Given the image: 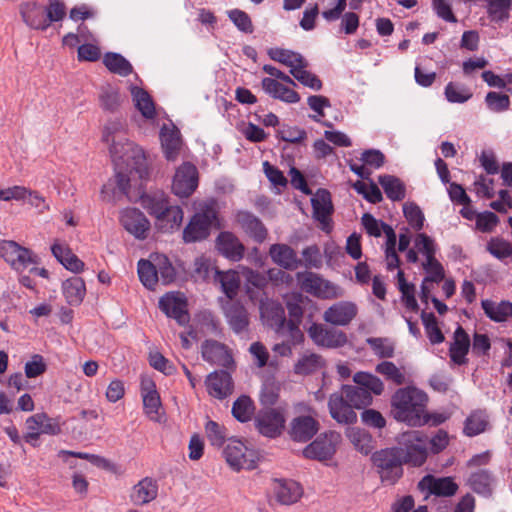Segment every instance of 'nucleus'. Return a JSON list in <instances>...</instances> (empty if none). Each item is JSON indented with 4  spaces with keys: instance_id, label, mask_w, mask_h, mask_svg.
Listing matches in <instances>:
<instances>
[{
    "instance_id": "nucleus-14",
    "label": "nucleus",
    "mask_w": 512,
    "mask_h": 512,
    "mask_svg": "<svg viewBox=\"0 0 512 512\" xmlns=\"http://www.w3.org/2000/svg\"><path fill=\"white\" fill-rule=\"evenodd\" d=\"M120 223L136 239L144 240L147 238L150 222L138 208L125 209L120 215Z\"/></svg>"
},
{
    "instance_id": "nucleus-10",
    "label": "nucleus",
    "mask_w": 512,
    "mask_h": 512,
    "mask_svg": "<svg viewBox=\"0 0 512 512\" xmlns=\"http://www.w3.org/2000/svg\"><path fill=\"white\" fill-rule=\"evenodd\" d=\"M199 184L197 167L189 161L183 162L175 172L172 180V192L180 198L190 197Z\"/></svg>"
},
{
    "instance_id": "nucleus-47",
    "label": "nucleus",
    "mask_w": 512,
    "mask_h": 512,
    "mask_svg": "<svg viewBox=\"0 0 512 512\" xmlns=\"http://www.w3.org/2000/svg\"><path fill=\"white\" fill-rule=\"evenodd\" d=\"M276 138L280 141L300 144L307 139V132L305 129L298 126H290L288 124H282L281 128L276 130Z\"/></svg>"
},
{
    "instance_id": "nucleus-25",
    "label": "nucleus",
    "mask_w": 512,
    "mask_h": 512,
    "mask_svg": "<svg viewBox=\"0 0 512 512\" xmlns=\"http://www.w3.org/2000/svg\"><path fill=\"white\" fill-rule=\"evenodd\" d=\"M300 324L301 322H270V327L274 329L278 339L295 347L305 339Z\"/></svg>"
},
{
    "instance_id": "nucleus-9",
    "label": "nucleus",
    "mask_w": 512,
    "mask_h": 512,
    "mask_svg": "<svg viewBox=\"0 0 512 512\" xmlns=\"http://www.w3.org/2000/svg\"><path fill=\"white\" fill-rule=\"evenodd\" d=\"M223 456L235 471L253 470L257 467L258 457L255 451L248 449L240 440H230L223 450Z\"/></svg>"
},
{
    "instance_id": "nucleus-28",
    "label": "nucleus",
    "mask_w": 512,
    "mask_h": 512,
    "mask_svg": "<svg viewBox=\"0 0 512 512\" xmlns=\"http://www.w3.org/2000/svg\"><path fill=\"white\" fill-rule=\"evenodd\" d=\"M141 394L143 398L144 412L151 420L158 421L161 399L156 390L155 383L151 380L142 381Z\"/></svg>"
},
{
    "instance_id": "nucleus-3",
    "label": "nucleus",
    "mask_w": 512,
    "mask_h": 512,
    "mask_svg": "<svg viewBox=\"0 0 512 512\" xmlns=\"http://www.w3.org/2000/svg\"><path fill=\"white\" fill-rule=\"evenodd\" d=\"M393 446L400 452V457L406 465L422 466L428 457V436L422 431L410 430L399 434Z\"/></svg>"
},
{
    "instance_id": "nucleus-24",
    "label": "nucleus",
    "mask_w": 512,
    "mask_h": 512,
    "mask_svg": "<svg viewBox=\"0 0 512 512\" xmlns=\"http://www.w3.org/2000/svg\"><path fill=\"white\" fill-rule=\"evenodd\" d=\"M236 220L255 242L260 244L266 240L268 230L263 222L252 212L239 211L236 215Z\"/></svg>"
},
{
    "instance_id": "nucleus-21",
    "label": "nucleus",
    "mask_w": 512,
    "mask_h": 512,
    "mask_svg": "<svg viewBox=\"0 0 512 512\" xmlns=\"http://www.w3.org/2000/svg\"><path fill=\"white\" fill-rule=\"evenodd\" d=\"M471 348V339L462 326H458L453 335L448 352L450 360L459 366L468 363L467 354Z\"/></svg>"
},
{
    "instance_id": "nucleus-52",
    "label": "nucleus",
    "mask_w": 512,
    "mask_h": 512,
    "mask_svg": "<svg viewBox=\"0 0 512 512\" xmlns=\"http://www.w3.org/2000/svg\"><path fill=\"white\" fill-rule=\"evenodd\" d=\"M512 0H489L487 13L491 21L503 22L509 18Z\"/></svg>"
},
{
    "instance_id": "nucleus-18",
    "label": "nucleus",
    "mask_w": 512,
    "mask_h": 512,
    "mask_svg": "<svg viewBox=\"0 0 512 512\" xmlns=\"http://www.w3.org/2000/svg\"><path fill=\"white\" fill-rule=\"evenodd\" d=\"M418 488L427 490L429 494L437 497H451L456 494L458 484L452 477L437 478L433 475H425L418 483Z\"/></svg>"
},
{
    "instance_id": "nucleus-63",
    "label": "nucleus",
    "mask_w": 512,
    "mask_h": 512,
    "mask_svg": "<svg viewBox=\"0 0 512 512\" xmlns=\"http://www.w3.org/2000/svg\"><path fill=\"white\" fill-rule=\"evenodd\" d=\"M485 103L493 112H503L510 107V98L507 94L490 91L486 94Z\"/></svg>"
},
{
    "instance_id": "nucleus-11",
    "label": "nucleus",
    "mask_w": 512,
    "mask_h": 512,
    "mask_svg": "<svg viewBox=\"0 0 512 512\" xmlns=\"http://www.w3.org/2000/svg\"><path fill=\"white\" fill-rule=\"evenodd\" d=\"M311 205L313 218L320 223L321 230L327 234L331 233L333 230L331 216L334 213V206L330 191L325 188H318L315 196L311 198Z\"/></svg>"
},
{
    "instance_id": "nucleus-27",
    "label": "nucleus",
    "mask_w": 512,
    "mask_h": 512,
    "mask_svg": "<svg viewBox=\"0 0 512 512\" xmlns=\"http://www.w3.org/2000/svg\"><path fill=\"white\" fill-rule=\"evenodd\" d=\"M52 255L65 269L77 274L84 270L85 263L72 252L68 245L54 242L51 246Z\"/></svg>"
},
{
    "instance_id": "nucleus-13",
    "label": "nucleus",
    "mask_w": 512,
    "mask_h": 512,
    "mask_svg": "<svg viewBox=\"0 0 512 512\" xmlns=\"http://www.w3.org/2000/svg\"><path fill=\"white\" fill-rule=\"evenodd\" d=\"M160 310L168 317L174 320H190L188 310V299L183 292L171 291L165 293L159 299Z\"/></svg>"
},
{
    "instance_id": "nucleus-32",
    "label": "nucleus",
    "mask_w": 512,
    "mask_h": 512,
    "mask_svg": "<svg viewBox=\"0 0 512 512\" xmlns=\"http://www.w3.org/2000/svg\"><path fill=\"white\" fill-rule=\"evenodd\" d=\"M63 295L71 306H78L82 303L86 294L85 281L78 276H73L62 283Z\"/></svg>"
},
{
    "instance_id": "nucleus-33",
    "label": "nucleus",
    "mask_w": 512,
    "mask_h": 512,
    "mask_svg": "<svg viewBox=\"0 0 512 512\" xmlns=\"http://www.w3.org/2000/svg\"><path fill=\"white\" fill-rule=\"evenodd\" d=\"M161 146L163 149V153L165 158L168 161H174L179 155V150L181 146V136L179 130L174 127L171 130H168L164 125L161 128Z\"/></svg>"
},
{
    "instance_id": "nucleus-49",
    "label": "nucleus",
    "mask_w": 512,
    "mask_h": 512,
    "mask_svg": "<svg viewBox=\"0 0 512 512\" xmlns=\"http://www.w3.org/2000/svg\"><path fill=\"white\" fill-rule=\"evenodd\" d=\"M31 419L40 422L42 434L52 436L59 435L62 432V425L65 424V422H61V416L49 417L44 412L32 415Z\"/></svg>"
},
{
    "instance_id": "nucleus-34",
    "label": "nucleus",
    "mask_w": 512,
    "mask_h": 512,
    "mask_svg": "<svg viewBox=\"0 0 512 512\" xmlns=\"http://www.w3.org/2000/svg\"><path fill=\"white\" fill-rule=\"evenodd\" d=\"M297 279L301 281L302 288L322 299H332L333 294L327 290H322L323 278L313 272H299L297 273Z\"/></svg>"
},
{
    "instance_id": "nucleus-1",
    "label": "nucleus",
    "mask_w": 512,
    "mask_h": 512,
    "mask_svg": "<svg viewBox=\"0 0 512 512\" xmlns=\"http://www.w3.org/2000/svg\"><path fill=\"white\" fill-rule=\"evenodd\" d=\"M428 400L427 393L415 386L399 388L391 397L390 413L397 422L410 427H422Z\"/></svg>"
},
{
    "instance_id": "nucleus-31",
    "label": "nucleus",
    "mask_w": 512,
    "mask_h": 512,
    "mask_svg": "<svg viewBox=\"0 0 512 512\" xmlns=\"http://www.w3.org/2000/svg\"><path fill=\"white\" fill-rule=\"evenodd\" d=\"M139 201L151 216L163 223V216L168 212L167 206L169 204L163 193L151 195L143 190L139 195Z\"/></svg>"
},
{
    "instance_id": "nucleus-5",
    "label": "nucleus",
    "mask_w": 512,
    "mask_h": 512,
    "mask_svg": "<svg viewBox=\"0 0 512 512\" xmlns=\"http://www.w3.org/2000/svg\"><path fill=\"white\" fill-rule=\"evenodd\" d=\"M212 227L221 228L218 211L212 205L194 213L183 229L182 239L184 243L201 242L209 238Z\"/></svg>"
},
{
    "instance_id": "nucleus-43",
    "label": "nucleus",
    "mask_w": 512,
    "mask_h": 512,
    "mask_svg": "<svg viewBox=\"0 0 512 512\" xmlns=\"http://www.w3.org/2000/svg\"><path fill=\"white\" fill-rule=\"evenodd\" d=\"M288 149L287 146H283L282 148V157H287L289 164H290V170L289 175L291 177V185L293 188L301 191L305 195H311L312 190L309 187L307 180L304 176V174L294 166V156L292 154L286 153V150Z\"/></svg>"
},
{
    "instance_id": "nucleus-64",
    "label": "nucleus",
    "mask_w": 512,
    "mask_h": 512,
    "mask_svg": "<svg viewBox=\"0 0 512 512\" xmlns=\"http://www.w3.org/2000/svg\"><path fill=\"white\" fill-rule=\"evenodd\" d=\"M376 371L379 374L384 375L387 380H391L397 385H401L405 381L404 374L393 362L383 361L379 363L376 366Z\"/></svg>"
},
{
    "instance_id": "nucleus-8",
    "label": "nucleus",
    "mask_w": 512,
    "mask_h": 512,
    "mask_svg": "<svg viewBox=\"0 0 512 512\" xmlns=\"http://www.w3.org/2000/svg\"><path fill=\"white\" fill-rule=\"evenodd\" d=\"M0 256L17 271L25 270L29 264H38L40 260L31 249L13 240L0 242Z\"/></svg>"
},
{
    "instance_id": "nucleus-44",
    "label": "nucleus",
    "mask_w": 512,
    "mask_h": 512,
    "mask_svg": "<svg viewBox=\"0 0 512 512\" xmlns=\"http://www.w3.org/2000/svg\"><path fill=\"white\" fill-rule=\"evenodd\" d=\"M255 412L253 400L247 395L238 397L232 406V415L239 422L245 423L252 419Z\"/></svg>"
},
{
    "instance_id": "nucleus-17",
    "label": "nucleus",
    "mask_w": 512,
    "mask_h": 512,
    "mask_svg": "<svg viewBox=\"0 0 512 512\" xmlns=\"http://www.w3.org/2000/svg\"><path fill=\"white\" fill-rule=\"evenodd\" d=\"M215 247L226 259L238 262L245 255V246L239 238L230 231H222L215 240Z\"/></svg>"
},
{
    "instance_id": "nucleus-36",
    "label": "nucleus",
    "mask_w": 512,
    "mask_h": 512,
    "mask_svg": "<svg viewBox=\"0 0 512 512\" xmlns=\"http://www.w3.org/2000/svg\"><path fill=\"white\" fill-rule=\"evenodd\" d=\"M130 92L135 102V107L146 119H153L156 116L155 103L151 95L143 88L131 85Z\"/></svg>"
},
{
    "instance_id": "nucleus-30",
    "label": "nucleus",
    "mask_w": 512,
    "mask_h": 512,
    "mask_svg": "<svg viewBox=\"0 0 512 512\" xmlns=\"http://www.w3.org/2000/svg\"><path fill=\"white\" fill-rule=\"evenodd\" d=\"M219 322H193L189 325L187 333H180L181 344L184 349H190L192 346L189 337L194 341H199L209 333L218 334Z\"/></svg>"
},
{
    "instance_id": "nucleus-23",
    "label": "nucleus",
    "mask_w": 512,
    "mask_h": 512,
    "mask_svg": "<svg viewBox=\"0 0 512 512\" xmlns=\"http://www.w3.org/2000/svg\"><path fill=\"white\" fill-rule=\"evenodd\" d=\"M269 255L274 263L286 270H295L303 265V261L297 257L295 250L287 244H272Z\"/></svg>"
},
{
    "instance_id": "nucleus-22",
    "label": "nucleus",
    "mask_w": 512,
    "mask_h": 512,
    "mask_svg": "<svg viewBox=\"0 0 512 512\" xmlns=\"http://www.w3.org/2000/svg\"><path fill=\"white\" fill-rule=\"evenodd\" d=\"M23 22L31 29L45 31L48 29L45 10L36 1L23 2L19 6Z\"/></svg>"
},
{
    "instance_id": "nucleus-41",
    "label": "nucleus",
    "mask_w": 512,
    "mask_h": 512,
    "mask_svg": "<svg viewBox=\"0 0 512 512\" xmlns=\"http://www.w3.org/2000/svg\"><path fill=\"white\" fill-rule=\"evenodd\" d=\"M260 320H288L281 302L268 297L259 301Z\"/></svg>"
},
{
    "instance_id": "nucleus-12",
    "label": "nucleus",
    "mask_w": 512,
    "mask_h": 512,
    "mask_svg": "<svg viewBox=\"0 0 512 512\" xmlns=\"http://www.w3.org/2000/svg\"><path fill=\"white\" fill-rule=\"evenodd\" d=\"M308 332L314 343L320 346L329 348L341 347L347 342L346 334L336 326H327L313 322Z\"/></svg>"
},
{
    "instance_id": "nucleus-48",
    "label": "nucleus",
    "mask_w": 512,
    "mask_h": 512,
    "mask_svg": "<svg viewBox=\"0 0 512 512\" xmlns=\"http://www.w3.org/2000/svg\"><path fill=\"white\" fill-rule=\"evenodd\" d=\"M486 251L503 261L505 258L512 257V244L503 237H491L486 244Z\"/></svg>"
},
{
    "instance_id": "nucleus-60",
    "label": "nucleus",
    "mask_w": 512,
    "mask_h": 512,
    "mask_svg": "<svg viewBox=\"0 0 512 512\" xmlns=\"http://www.w3.org/2000/svg\"><path fill=\"white\" fill-rule=\"evenodd\" d=\"M500 218L492 211L480 212L475 222V229L482 233H491L499 224Z\"/></svg>"
},
{
    "instance_id": "nucleus-50",
    "label": "nucleus",
    "mask_w": 512,
    "mask_h": 512,
    "mask_svg": "<svg viewBox=\"0 0 512 512\" xmlns=\"http://www.w3.org/2000/svg\"><path fill=\"white\" fill-rule=\"evenodd\" d=\"M488 426V420L482 412H473L465 420L463 432L466 436L474 437L483 433Z\"/></svg>"
},
{
    "instance_id": "nucleus-29",
    "label": "nucleus",
    "mask_w": 512,
    "mask_h": 512,
    "mask_svg": "<svg viewBox=\"0 0 512 512\" xmlns=\"http://www.w3.org/2000/svg\"><path fill=\"white\" fill-rule=\"evenodd\" d=\"M98 101L104 112L115 113L119 110L123 98L117 86L106 83L99 88Z\"/></svg>"
},
{
    "instance_id": "nucleus-58",
    "label": "nucleus",
    "mask_w": 512,
    "mask_h": 512,
    "mask_svg": "<svg viewBox=\"0 0 512 512\" xmlns=\"http://www.w3.org/2000/svg\"><path fill=\"white\" fill-rule=\"evenodd\" d=\"M367 344L379 358H391L394 355V345L388 338L370 337Z\"/></svg>"
},
{
    "instance_id": "nucleus-20",
    "label": "nucleus",
    "mask_w": 512,
    "mask_h": 512,
    "mask_svg": "<svg viewBox=\"0 0 512 512\" xmlns=\"http://www.w3.org/2000/svg\"><path fill=\"white\" fill-rule=\"evenodd\" d=\"M207 391L210 396L223 400L233 392V380L225 370L214 371L206 379Z\"/></svg>"
},
{
    "instance_id": "nucleus-40",
    "label": "nucleus",
    "mask_w": 512,
    "mask_h": 512,
    "mask_svg": "<svg viewBox=\"0 0 512 512\" xmlns=\"http://www.w3.org/2000/svg\"><path fill=\"white\" fill-rule=\"evenodd\" d=\"M493 475L487 469H480L469 477L471 489L480 495L490 496L492 494Z\"/></svg>"
},
{
    "instance_id": "nucleus-19",
    "label": "nucleus",
    "mask_w": 512,
    "mask_h": 512,
    "mask_svg": "<svg viewBox=\"0 0 512 512\" xmlns=\"http://www.w3.org/2000/svg\"><path fill=\"white\" fill-rule=\"evenodd\" d=\"M273 493L281 505H292L299 501L303 495L301 485L291 479H273Z\"/></svg>"
},
{
    "instance_id": "nucleus-55",
    "label": "nucleus",
    "mask_w": 512,
    "mask_h": 512,
    "mask_svg": "<svg viewBox=\"0 0 512 512\" xmlns=\"http://www.w3.org/2000/svg\"><path fill=\"white\" fill-rule=\"evenodd\" d=\"M205 433L212 446L222 447L227 440V429L218 422L208 420L205 424Z\"/></svg>"
},
{
    "instance_id": "nucleus-4",
    "label": "nucleus",
    "mask_w": 512,
    "mask_h": 512,
    "mask_svg": "<svg viewBox=\"0 0 512 512\" xmlns=\"http://www.w3.org/2000/svg\"><path fill=\"white\" fill-rule=\"evenodd\" d=\"M371 462L384 486L395 485L404 475L406 464L393 446L375 451L371 455Z\"/></svg>"
},
{
    "instance_id": "nucleus-35",
    "label": "nucleus",
    "mask_w": 512,
    "mask_h": 512,
    "mask_svg": "<svg viewBox=\"0 0 512 512\" xmlns=\"http://www.w3.org/2000/svg\"><path fill=\"white\" fill-rule=\"evenodd\" d=\"M378 183L391 201H402L406 197V185L397 176L389 174L380 175Z\"/></svg>"
},
{
    "instance_id": "nucleus-16",
    "label": "nucleus",
    "mask_w": 512,
    "mask_h": 512,
    "mask_svg": "<svg viewBox=\"0 0 512 512\" xmlns=\"http://www.w3.org/2000/svg\"><path fill=\"white\" fill-rule=\"evenodd\" d=\"M319 422L310 415L297 416L290 422L288 434L295 442L310 441L319 431Z\"/></svg>"
},
{
    "instance_id": "nucleus-6",
    "label": "nucleus",
    "mask_w": 512,
    "mask_h": 512,
    "mask_svg": "<svg viewBox=\"0 0 512 512\" xmlns=\"http://www.w3.org/2000/svg\"><path fill=\"white\" fill-rule=\"evenodd\" d=\"M341 442V435L336 431H327L319 434L302 451L306 459L324 462L333 458L337 446Z\"/></svg>"
},
{
    "instance_id": "nucleus-2",
    "label": "nucleus",
    "mask_w": 512,
    "mask_h": 512,
    "mask_svg": "<svg viewBox=\"0 0 512 512\" xmlns=\"http://www.w3.org/2000/svg\"><path fill=\"white\" fill-rule=\"evenodd\" d=\"M372 395L360 385H342L341 391L330 395L328 409L331 417L339 424L357 422L355 409H365L372 403Z\"/></svg>"
},
{
    "instance_id": "nucleus-51",
    "label": "nucleus",
    "mask_w": 512,
    "mask_h": 512,
    "mask_svg": "<svg viewBox=\"0 0 512 512\" xmlns=\"http://www.w3.org/2000/svg\"><path fill=\"white\" fill-rule=\"evenodd\" d=\"M217 275L226 298L236 297L240 287V279L236 272L229 270L227 272H217Z\"/></svg>"
},
{
    "instance_id": "nucleus-56",
    "label": "nucleus",
    "mask_w": 512,
    "mask_h": 512,
    "mask_svg": "<svg viewBox=\"0 0 512 512\" xmlns=\"http://www.w3.org/2000/svg\"><path fill=\"white\" fill-rule=\"evenodd\" d=\"M224 314L228 320H248V312L240 299L227 298L222 304Z\"/></svg>"
},
{
    "instance_id": "nucleus-54",
    "label": "nucleus",
    "mask_w": 512,
    "mask_h": 512,
    "mask_svg": "<svg viewBox=\"0 0 512 512\" xmlns=\"http://www.w3.org/2000/svg\"><path fill=\"white\" fill-rule=\"evenodd\" d=\"M403 214L408 224L416 231L424 227L425 216L419 205L415 202H406L403 205Z\"/></svg>"
},
{
    "instance_id": "nucleus-62",
    "label": "nucleus",
    "mask_w": 512,
    "mask_h": 512,
    "mask_svg": "<svg viewBox=\"0 0 512 512\" xmlns=\"http://www.w3.org/2000/svg\"><path fill=\"white\" fill-rule=\"evenodd\" d=\"M228 17L239 31L246 34L253 33L254 26L252 20L245 11L240 9H232L228 11Z\"/></svg>"
},
{
    "instance_id": "nucleus-57",
    "label": "nucleus",
    "mask_w": 512,
    "mask_h": 512,
    "mask_svg": "<svg viewBox=\"0 0 512 512\" xmlns=\"http://www.w3.org/2000/svg\"><path fill=\"white\" fill-rule=\"evenodd\" d=\"M353 380L356 384L366 388L371 395L372 393L375 395H380L384 390L382 381L378 377L366 372L356 373L353 377Z\"/></svg>"
},
{
    "instance_id": "nucleus-61",
    "label": "nucleus",
    "mask_w": 512,
    "mask_h": 512,
    "mask_svg": "<svg viewBox=\"0 0 512 512\" xmlns=\"http://www.w3.org/2000/svg\"><path fill=\"white\" fill-rule=\"evenodd\" d=\"M291 75L299 81L303 86L309 87L315 91H319L323 87L322 80L312 72L308 70L291 69Z\"/></svg>"
},
{
    "instance_id": "nucleus-53",
    "label": "nucleus",
    "mask_w": 512,
    "mask_h": 512,
    "mask_svg": "<svg viewBox=\"0 0 512 512\" xmlns=\"http://www.w3.org/2000/svg\"><path fill=\"white\" fill-rule=\"evenodd\" d=\"M445 97L450 103H465L472 98L473 94L463 84L449 82L444 91Z\"/></svg>"
},
{
    "instance_id": "nucleus-7",
    "label": "nucleus",
    "mask_w": 512,
    "mask_h": 512,
    "mask_svg": "<svg viewBox=\"0 0 512 512\" xmlns=\"http://www.w3.org/2000/svg\"><path fill=\"white\" fill-rule=\"evenodd\" d=\"M285 416L279 408L260 409L254 417V426L258 433L264 437L275 439L285 429Z\"/></svg>"
},
{
    "instance_id": "nucleus-26",
    "label": "nucleus",
    "mask_w": 512,
    "mask_h": 512,
    "mask_svg": "<svg viewBox=\"0 0 512 512\" xmlns=\"http://www.w3.org/2000/svg\"><path fill=\"white\" fill-rule=\"evenodd\" d=\"M157 495V482L150 477H145L133 486L130 500L134 505L142 506L156 499Z\"/></svg>"
},
{
    "instance_id": "nucleus-59",
    "label": "nucleus",
    "mask_w": 512,
    "mask_h": 512,
    "mask_svg": "<svg viewBox=\"0 0 512 512\" xmlns=\"http://www.w3.org/2000/svg\"><path fill=\"white\" fill-rule=\"evenodd\" d=\"M263 172L272 186L278 188L279 193L281 192L280 188L285 189L287 187L288 179L285 177L284 173L269 161L263 162Z\"/></svg>"
},
{
    "instance_id": "nucleus-39",
    "label": "nucleus",
    "mask_w": 512,
    "mask_h": 512,
    "mask_svg": "<svg viewBox=\"0 0 512 512\" xmlns=\"http://www.w3.org/2000/svg\"><path fill=\"white\" fill-rule=\"evenodd\" d=\"M482 309L490 320H507L512 317V302L502 300L499 303L490 299L481 301Z\"/></svg>"
},
{
    "instance_id": "nucleus-46",
    "label": "nucleus",
    "mask_w": 512,
    "mask_h": 512,
    "mask_svg": "<svg viewBox=\"0 0 512 512\" xmlns=\"http://www.w3.org/2000/svg\"><path fill=\"white\" fill-rule=\"evenodd\" d=\"M154 262H156L158 274H160L162 284L169 285L176 281L177 271L168 256L165 254H155Z\"/></svg>"
},
{
    "instance_id": "nucleus-45",
    "label": "nucleus",
    "mask_w": 512,
    "mask_h": 512,
    "mask_svg": "<svg viewBox=\"0 0 512 512\" xmlns=\"http://www.w3.org/2000/svg\"><path fill=\"white\" fill-rule=\"evenodd\" d=\"M323 365L322 357L315 353L304 354L294 364L293 371L297 375H309L316 372Z\"/></svg>"
},
{
    "instance_id": "nucleus-42",
    "label": "nucleus",
    "mask_w": 512,
    "mask_h": 512,
    "mask_svg": "<svg viewBox=\"0 0 512 512\" xmlns=\"http://www.w3.org/2000/svg\"><path fill=\"white\" fill-rule=\"evenodd\" d=\"M138 277L141 283L149 290H154L158 283V270L156 262L140 259L137 263Z\"/></svg>"
},
{
    "instance_id": "nucleus-38",
    "label": "nucleus",
    "mask_w": 512,
    "mask_h": 512,
    "mask_svg": "<svg viewBox=\"0 0 512 512\" xmlns=\"http://www.w3.org/2000/svg\"><path fill=\"white\" fill-rule=\"evenodd\" d=\"M358 309L355 303L350 301H340L329 307L323 320H353L357 315Z\"/></svg>"
},
{
    "instance_id": "nucleus-15",
    "label": "nucleus",
    "mask_w": 512,
    "mask_h": 512,
    "mask_svg": "<svg viewBox=\"0 0 512 512\" xmlns=\"http://www.w3.org/2000/svg\"><path fill=\"white\" fill-rule=\"evenodd\" d=\"M201 355L204 361L230 368L234 365V359L228 347L216 340H205L201 345Z\"/></svg>"
},
{
    "instance_id": "nucleus-37",
    "label": "nucleus",
    "mask_w": 512,
    "mask_h": 512,
    "mask_svg": "<svg viewBox=\"0 0 512 512\" xmlns=\"http://www.w3.org/2000/svg\"><path fill=\"white\" fill-rule=\"evenodd\" d=\"M103 64L113 74L126 77L133 72L131 63L120 53L106 52L103 56Z\"/></svg>"
}]
</instances>
